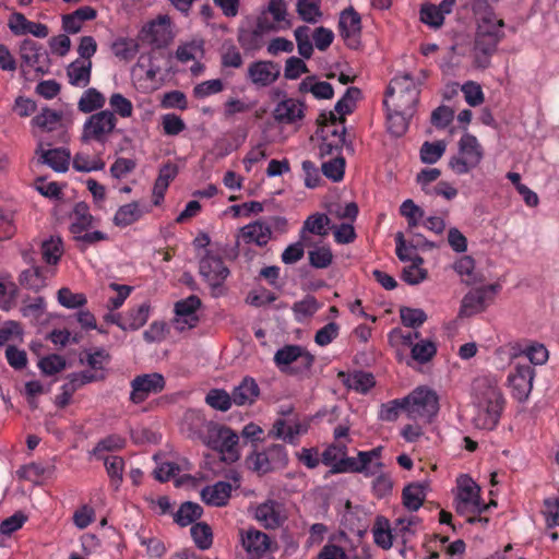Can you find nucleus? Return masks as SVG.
I'll use <instances>...</instances> for the list:
<instances>
[{
    "label": "nucleus",
    "instance_id": "obj_50",
    "mask_svg": "<svg viewBox=\"0 0 559 559\" xmlns=\"http://www.w3.org/2000/svg\"><path fill=\"white\" fill-rule=\"evenodd\" d=\"M202 515V507L195 502H185L175 514V521L180 526H188Z\"/></svg>",
    "mask_w": 559,
    "mask_h": 559
},
{
    "label": "nucleus",
    "instance_id": "obj_6",
    "mask_svg": "<svg viewBox=\"0 0 559 559\" xmlns=\"http://www.w3.org/2000/svg\"><path fill=\"white\" fill-rule=\"evenodd\" d=\"M483 157L484 150L477 138L465 133L457 143V153L449 159V167L455 175L462 176L478 167Z\"/></svg>",
    "mask_w": 559,
    "mask_h": 559
},
{
    "label": "nucleus",
    "instance_id": "obj_19",
    "mask_svg": "<svg viewBox=\"0 0 559 559\" xmlns=\"http://www.w3.org/2000/svg\"><path fill=\"white\" fill-rule=\"evenodd\" d=\"M201 307L199 297L191 295L175 304L174 328L183 332L194 328L199 322L198 310Z\"/></svg>",
    "mask_w": 559,
    "mask_h": 559
},
{
    "label": "nucleus",
    "instance_id": "obj_26",
    "mask_svg": "<svg viewBox=\"0 0 559 559\" xmlns=\"http://www.w3.org/2000/svg\"><path fill=\"white\" fill-rule=\"evenodd\" d=\"M55 274V267L43 269L32 265V267L21 272L19 282L22 287L37 293L47 286L48 281L53 277Z\"/></svg>",
    "mask_w": 559,
    "mask_h": 559
},
{
    "label": "nucleus",
    "instance_id": "obj_7",
    "mask_svg": "<svg viewBox=\"0 0 559 559\" xmlns=\"http://www.w3.org/2000/svg\"><path fill=\"white\" fill-rule=\"evenodd\" d=\"M273 360L281 372L297 376L311 369L314 357L300 345H285L275 352Z\"/></svg>",
    "mask_w": 559,
    "mask_h": 559
},
{
    "label": "nucleus",
    "instance_id": "obj_46",
    "mask_svg": "<svg viewBox=\"0 0 559 559\" xmlns=\"http://www.w3.org/2000/svg\"><path fill=\"white\" fill-rule=\"evenodd\" d=\"M204 53V41L200 38H194L190 41L183 43L178 46L176 50V58L180 62H188L197 60Z\"/></svg>",
    "mask_w": 559,
    "mask_h": 559
},
{
    "label": "nucleus",
    "instance_id": "obj_25",
    "mask_svg": "<svg viewBox=\"0 0 559 559\" xmlns=\"http://www.w3.org/2000/svg\"><path fill=\"white\" fill-rule=\"evenodd\" d=\"M200 274L212 287H217L227 278L229 270L219 257L207 252L200 261Z\"/></svg>",
    "mask_w": 559,
    "mask_h": 559
},
{
    "label": "nucleus",
    "instance_id": "obj_57",
    "mask_svg": "<svg viewBox=\"0 0 559 559\" xmlns=\"http://www.w3.org/2000/svg\"><path fill=\"white\" fill-rule=\"evenodd\" d=\"M309 263L316 269H326L333 262V253L329 246H317L308 252Z\"/></svg>",
    "mask_w": 559,
    "mask_h": 559
},
{
    "label": "nucleus",
    "instance_id": "obj_45",
    "mask_svg": "<svg viewBox=\"0 0 559 559\" xmlns=\"http://www.w3.org/2000/svg\"><path fill=\"white\" fill-rule=\"evenodd\" d=\"M32 126L43 131L51 132L58 129L61 122V114L45 107L32 119Z\"/></svg>",
    "mask_w": 559,
    "mask_h": 559
},
{
    "label": "nucleus",
    "instance_id": "obj_30",
    "mask_svg": "<svg viewBox=\"0 0 559 559\" xmlns=\"http://www.w3.org/2000/svg\"><path fill=\"white\" fill-rule=\"evenodd\" d=\"M212 423L205 419L201 411L189 409L185 413L181 429L189 438L203 441L207 433V426Z\"/></svg>",
    "mask_w": 559,
    "mask_h": 559
},
{
    "label": "nucleus",
    "instance_id": "obj_9",
    "mask_svg": "<svg viewBox=\"0 0 559 559\" xmlns=\"http://www.w3.org/2000/svg\"><path fill=\"white\" fill-rule=\"evenodd\" d=\"M249 469L265 475L283 469L288 464V454L284 445L271 444L262 451H254L246 457Z\"/></svg>",
    "mask_w": 559,
    "mask_h": 559
},
{
    "label": "nucleus",
    "instance_id": "obj_47",
    "mask_svg": "<svg viewBox=\"0 0 559 559\" xmlns=\"http://www.w3.org/2000/svg\"><path fill=\"white\" fill-rule=\"evenodd\" d=\"M62 254L63 245L61 238L50 237L41 243V257L48 265H57Z\"/></svg>",
    "mask_w": 559,
    "mask_h": 559
},
{
    "label": "nucleus",
    "instance_id": "obj_62",
    "mask_svg": "<svg viewBox=\"0 0 559 559\" xmlns=\"http://www.w3.org/2000/svg\"><path fill=\"white\" fill-rule=\"evenodd\" d=\"M412 358L420 364L428 362L437 353L436 344L429 340H421L412 346Z\"/></svg>",
    "mask_w": 559,
    "mask_h": 559
},
{
    "label": "nucleus",
    "instance_id": "obj_38",
    "mask_svg": "<svg viewBox=\"0 0 559 559\" xmlns=\"http://www.w3.org/2000/svg\"><path fill=\"white\" fill-rule=\"evenodd\" d=\"M453 270L466 285H474L483 281L481 275L475 269L474 260L468 255L457 259L453 264Z\"/></svg>",
    "mask_w": 559,
    "mask_h": 559
},
{
    "label": "nucleus",
    "instance_id": "obj_17",
    "mask_svg": "<svg viewBox=\"0 0 559 559\" xmlns=\"http://www.w3.org/2000/svg\"><path fill=\"white\" fill-rule=\"evenodd\" d=\"M499 290L498 284L472 289L462 299L460 316L467 318L483 312L493 301Z\"/></svg>",
    "mask_w": 559,
    "mask_h": 559
},
{
    "label": "nucleus",
    "instance_id": "obj_20",
    "mask_svg": "<svg viewBox=\"0 0 559 559\" xmlns=\"http://www.w3.org/2000/svg\"><path fill=\"white\" fill-rule=\"evenodd\" d=\"M165 386L164 377L159 373H146L131 381L130 400L134 404L144 402L150 395L157 394Z\"/></svg>",
    "mask_w": 559,
    "mask_h": 559
},
{
    "label": "nucleus",
    "instance_id": "obj_21",
    "mask_svg": "<svg viewBox=\"0 0 559 559\" xmlns=\"http://www.w3.org/2000/svg\"><path fill=\"white\" fill-rule=\"evenodd\" d=\"M236 245H255L258 247L265 246L272 238L271 226L263 221H255L247 224L238 230L236 236Z\"/></svg>",
    "mask_w": 559,
    "mask_h": 559
},
{
    "label": "nucleus",
    "instance_id": "obj_24",
    "mask_svg": "<svg viewBox=\"0 0 559 559\" xmlns=\"http://www.w3.org/2000/svg\"><path fill=\"white\" fill-rule=\"evenodd\" d=\"M151 314V305L145 301L130 308L127 312L118 313L114 317L112 322L123 331H135L142 328L148 320Z\"/></svg>",
    "mask_w": 559,
    "mask_h": 559
},
{
    "label": "nucleus",
    "instance_id": "obj_63",
    "mask_svg": "<svg viewBox=\"0 0 559 559\" xmlns=\"http://www.w3.org/2000/svg\"><path fill=\"white\" fill-rule=\"evenodd\" d=\"M400 318L404 326L417 329L427 320V316L421 309L402 307Z\"/></svg>",
    "mask_w": 559,
    "mask_h": 559
},
{
    "label": "nucleus",
    "instance_id": "obj_18",
    "mask_svg": "<svg viewBox=\"0 0 559 559\" xmlns=\"http://www.w3.org/2000/svg\"><path fill=\"white\" fill-rule=\"evenodd\" d=\"M280 75L281 66L271 60L253 61L247 68L248 81L258 88L271 86Z\"/></svg>",
    "mask_w": 559,
    "mask_h": 559
},
{
    "label": "nucleus",
    "instance_id": "obj_37",
    "mask_svg": "<svg viewBox=\"0 0 559 559\" xmlns=\"http://www.w3.org/2000/svg\"><path fill=\"white\" fill-rule=\"evenodd\" d=\"M70 231L75 238L87 229H92L95 224V218L90 213L85 203H78L70 216Z\"/></svg>",
    "mask_w": 559,
    "mask_h": 559
},
{
    "label": "nucleus",
    "instance_id": "obj_40",
    "mask_svg": "<svg viewBox=\"0 0 559 559\" xmlns=\"http://www.w3.org/2000/svg\"><path fill=\"white\" fill-rule=\"evenodd\" d=\"M427 485L424 483H413L403 490V504L409 511H417L426 498Z\"/></svg>",
    "mask_w": 559,
    "mask_h": 559
},
{
    "label": "nucleus",
    "instance_id": "obj_58",
    "mask_svg": "<svg viewBox=\"0 0 559 559\" xmlns=\"http://www.w3.org/2000/svg\"><path fill=\"white\" fill-rule=\"evenodd\" d=\"M322 174L334 182H338L344 177L345 159L341 156H334L323 162L321 165Z\"/></svg>",
    "mask_w": 559,
    "mask_h": 559
},
{
    "label": "nucleus",
    "instance_id": "obj_16",
    "mask_svg": "<svg viewBox=\"0 0 559 559\" xmlns=\"http://www.w3.org/2000/svg\"><path fill=\"white\" fill-rule=\"evenodd\" d=\"M239 537L247 559H273V544L267 534L250 527L240 530Z\"/></svg>",
    "mask_w": 559,
    "mask_h": 559
},
{
    "label": "nucleus",
    "instance_id": "obj_12",
    "mask_svg": "<svg viewBox=\"0 0 559 559\" xmlns=\"http://www.w3.org/2000/svg\"><path fill=\"white\" fill-rule=\"evenodd\" d=\"M21 69L25 75L46 74L50 69L48 51L32 39H24L20 45Z\"/></svg>",
    "mask_w": 559,
    "mask_h": 559
},
{
    "label": "nucleus",
    "instance_id": "obj_61",
    "mask_svg": "<svg viewBox=\"0 0 559 559\" xmlns=\"http://www.w3.org/2000/svg\"><path fill=\"white\" fill-rule=\"evenodd\" d=\"M417 526V519L415 516L397 519L393 526L395 538H401L405 544L412 536L415 535Z\"/></svg>",
    "mask_w": 559,
    "mask_h": 559
},
{
    "label": "nucleus",
    "instance_id": "obj_53",
    "mask_svg": "<svg viewBox=\"0 0 559 559\" xmlns=\"http://www.w3.org/2000/svg\"><path fill=\"white\" fill-rule=\"evenodd\" d=\"M445 141L425 142L420 147V160L424 164H435L444 154L447 150Z\"/></svg>",
    "mask_w": 559,
    "mask_h": 559
},
{
    "label": "nucleus",
    "instance_id": "obj_14",
    "mask_svg": "<svg viewBox=\"0 0 559 559\" xmlns=\"http://www.w3.org/2000/svg\"><path fill=\"white\" fill-rule=\"evenodd\" d=\"M175 36L171 20L166 14H160L148 21L140 32V38L143 43L158 49L167 47L175 39Z\"/></svg>",
    "mask_w": 559,
    "mask_h": 559
},
{
    "label": "nucleus",
    "instance_id": "obj_54",
    "mask_svg": "<svg viewBox=\"0 0 559 559\" xmlns=\"http://www.w3.org/2000/svg\"><path fill=\"white\" fill-rule=\"evenodd\" d=\"M205 402L212 408L226 412L234 404L231 394L223 389H212L205 396Z\"/></svg>",
    "mask_w": 559,
    "mask_h": 559
},
{
    "label": "nucleus",
    "instance_id": "obj_35",
    "mask_svg": "<svg viewBox=\"0 0 559 559\" xmlns=\"http://www.w3.org/2000/svg\"><path fill=\"white\" fill-rule=\"evenodd\" d=\"M451 11V0L442 1L439 5L426 3L420 9V20L430 27L438 28L443 24L444 15Z\"/></svg>",
    "mask_w": 559,
    "mask_h": 559
},
{
    "label": "nucleus",
    "instance_id": "obj_22",
    "mask_svg": "<svg viewBox=\"0 0 559 559\" xmlns=\"http://www.w3.org/2000/svg\"><path fill=\"white\" fill-rule=\"evenodd\" d=\"M309 425L297 419H277L269 431V437L281 439L286 443L297 444L300 436L308 431Z\"/></svg>",
    "mask_w": 559,
    "mask_h": 559
},
{
    "label": "nucleus",
    "instance_id": "obj_13",
    "mask_svg": "<svg viewBox=\"0 0 559 559\" xmlns=\"http://www.w3.org/2000/svg\"><path fill=\"white\" fill-rule=\"evenodd\" d=\"M249 512L266 530L280 528L288 519L285 504L275 499H266L261 503L252 504L249 508Z\"/></svg>",
    "mask_w": 559,
    "mask_h": 559
},
{
    "label": "nucleus",
    "instance_id": "obj_41",
    "mask_svg": "<svg viewBox=\"0 0 559 559\" xmlns=\"http://www.w3.org/2000/svg\"><path fill=\"white\" fill-rule=\"evenodd\" d=\"M72 165L75 170L81 173L102 170L105 167V163L99 155L83 151L74 155Z\"/></svg>",
    "mask_w": 559,
    "mask_h": 559
},
{
    "label": "nucleus",
    "instance_id": "obj_44",
    "mask_svg": "<svg viewBox=\"0 0 559 559\" xmlns=\"http://www.w3.org/2000/svg\"><path fill=\"white\" fill-rule=\"evenodd\" d=\"M105 103V96L98 90L90 87L80 97L78 108L84 114H90L103 108Z\"/></svg>",
    "mask_w": 559,
    "mask_h": 559
},
{
    "label": "nucleus",
    "instance_id": "obj_10",
    "mask_svg": "<svg viewBox=\"0 0 559 559\" xmlns=\"http://www.w3.org/2000/svg\"><path fill=\"white\" fill-rule=\"evenodd\" d=\"M117 126V118L110 110H100L91 115L82 128L81 140L84 143L97 142L105 144Z\"/></svg>",
    "mask_w": 559,
    "mask_h": 559
},
{
    "label": "nucleus",
    "instance_id": "obj_55",
    "mask_svg": "<svg viewBox=\"0 0 559 559\" xmlns=\"http://www.w3.org/2000/svg\"><path fill=\"white\" fill-rule=\"evenodd\" d=\"M301 92H310L318 99H330L333 97V87L330 83L321 81L313 82L308 78L300 84Z\"/></svg>",
    "mask_w": 559,
    "mask_h": 559
},
{
    "label": "nucleus",
    "instance_id": "obj_33",
    "mask_svg": "<svg viewBox=\"0 0 559 559\" xmlns=\"http://www.w3.org/2000/svg\"><path fill=\"white\" fill-rule=\"evenodd\" d=\"M260 394L258 383L253 378L246 377L235 386L231 392L233 402L237 406H247L253 404Z\"/></svg>",
    "mask_w": 559,
    "mask_h": 559
},
{
    "label": "nucleus",
    "instance_id": "obj_2",
    "mask_svg": "<svg viewBox=\"0 0 559 559\" xmlns=\"http://www.w3.org/2000/svg\"><path fill=\"white\" fill-rule=\"evenodd\" d=\"M503 25V21L493 13H487L480 19L474 46L475 62L479 68L488 67L489 57L504 35Z\"/></svg>",
    "mask_w": 559,
    "mask_h": 559
},
{
    "label": "nucleus",
    "instance_id": "obj_42",
    "mask_svg": "<svg viewBox=\"0 0 559 559\" xmlns=\"http://www.w3.org/2000/svg\"><path fill=\"white\" fill-rule=\"evenodd\" d=\"M330 218L323 213H313L306 218L302 228L300 230L301 239L306 238V233L325 236L328 235V228Z\"/></svg>",
    "mask_w": 559,
    "mask_h": 559
},
{
    "label": "nucleus",
    "instance_id": "obj_28",
    "mask_svg": "<svg viewBox=\"0 0 559 559\" xmlns=\"http://www.w3.org/2000/svg\"><path fill=\"white\" fill-rule=\"evenodd\" d=\"M305 107L301 102L295 98H286L277 103L273 117L282 124H293L304 118Z\"/></svg>",
    "mask_w": 559,
    "mask_h": 559
},
{
    "label": "nucleus",
    "instance_id": "obj_39",
    "mask_svg": "<svg viewBox=\"0 0 559 559\" xmlns=\"http://www.w3.org/2000/svg\"><path fill=\"white\" fill-rule=\"evenodd\" d=\"M373 542L382 549H390L393 545L394 532L391 528L390 522L383 518L378 516L372 527Z\"/></svg>",
    "mask_w": 559,
    "mask_h": 559
},
{
    "label": "nucleus",
    "instance_id": "obj_27",
    "mask_svg": "<svg viewBox=\"0 0 559 559\" xmlns=\"http://www.w3.org/2000/svg\"><path fill=\"white\" fill-rule=\"evenodd\" d=\"M340 32L349 47H356L361 31V21L359 14L353 9H345L340 16Z\"/></svg>",
    "mask_w": 559,
    "mask_h": 559
},
{
    "label": "nucleus",
    "instance_id": "obj_1",
    "mask_svg": "<svg viewBox=\"0 0 559 559\" xmlns=\"http://www.w3.org/2000/svg\"><path fill=\"white\" fill-rule=\"evenodd\" d=\"M473 425L478 429L492 430L497 427L504 397L495 376L477 377L472 386Z\"/></svg>",
    "mask_w": 559,
    "mask_h": 559
},
{
    "label": "nucleus",
    "instance_id": "obj_36",
    "mask_svg": "<svg viewBox=\"0 0 559 559\" xmlns=\"http://www.w3.org/2000/svg\"><path fill=\"white\" fill-rule=\"evenodd\" d=\"M348 546V537L341 533L328 542L318 555V559H353Z\"/></svg>",
    "mask_w": 559,
    "mask_h": 559
},
{
    "label": "nucleus",
    "instance_id": "obj_23",
    "mask_svg": "<svg viewBox=\"0 0 559 559\" xmlns=\"http://www.w3.org/2000/svg\"><path fill=\"white\" fill-rule=\"evenodd\" d=\"M8 27L15 36L32 35L36 38H46L49 35V28L46 24L29 21L20 12L10 14Z\"/></svg>",
    "mask_w": 559,
    "mask_h": 559
},
{
    "label": "nucleus",
    "instance_id": "obj_60",
    "mask_svg": "<svg viewBox=\"0 0 559 559\" xmlns=\"http://www.w3.org/2000/svg\"><path fill=\"white\" fill-rule=\"evenodd\" d=\"M396 255L403 262H415L417 259H423L417 254L416 246L407 243L403 233L395 234Z\"/></svg>",
    "mask_w": 559,
    "mask_h": 559
},
{
    "label": "nucleus",
    "instance_id": "obj_3",
    "mask_svg": "<svg viewBox=\"0 0 559 559\" xmlns=\"http://www.w3.org/2000/svg\"><path fill=\"white\" fill-rule=\"evenodd\" d=\"M419 90L409 74L396 75L388 86L383 104L389 110L414 114Z\"/></svg>",
    "mask_w": 559,
    "mask_h": 559
},
{
    "label": "nucleus",
    "instance_id": "obj_56",
    "mask_svg": "<svg viewBox=\"0 0 559 559\" xmlns=\"http://www.w3.org/2000/svg\"><path fill=\"white\" fill-rule=\"evenodd\" d=\"M238 41L246 51L260 50L265 44L264 36L254 28L240 31Z\"/></svg>",
    "mask_w": 559,
    "mask_h": 559
},
{
    "label": "nucleus",
    "instance_id": "obj_48",
    "mask_svg": "<svg viewBox=\"0 0 559 559\" xmlns=\"http://www.w3.org/2000/svg\"><path fill=\"white\" fill-rule=\"evenodd\" d=\"M43 160L58 173L68 170L70 163V153L64 148L48 150L43 154Z\"/></svg>",
    "mask_w": 559,
    "mask_h": 559
},
{
    "label": "nucleus",
    "instance_id": "obj_5",
    "mask_svg": "<svg viewBox=\"0 0 559 559\" xmlns=\"http://www.w3.org/2000/svg\"><path fill=\"white\" fill-rule=\"evenodd\" d=\"M131 80L141 93H153L163 86L160 66L154 53H143L139 57L131 69Z\"/></svg>",
    "mask_w": 559,
    "mask_h": 559
},
{
    "label": "nucleus",
    "instance_id": "obj_31",
    "mask_svg": "<svg viewBox=\"0 0 559 559\" xmlns=\"http://www.w3.org/2000/svg\"><path fill=\"white\" fill-rule=\"evenodd\" d=\"M322 462L332 467L333 473L349 472L353 457L346 456V447L344 444H333L322 454Z\"/></svg>",
    "mask_w": 559,
    "mask_h": 559
},
{
    "label": "nucleus",
    "instance_id": "obj_8",
    "mask_svg": "<svg viewBox=\"0 0 559 559\" xmlns=\"http://www.w3.org/2000/svg\"><path fill=\"white\" fill-rule=\"evenodd\" d=\"M405 413L412 419L430 421L439 412V396L428 386H418L404 397Z\"/></svg>",
    "mask_w": 559,
    "mask_h": 559
},
{
    "label": "nucleus",
    "instance_id": "obj_43",
    "mask_svg": "<svg viewBox=\"0 0 559 559\" xmlns=\"http://www.w3.org/2000/svg\"><path fill=\"white\" fill-rule=\"evenodd\" d=\"M263 13L270 14L272 16V21L276 23V26L282 27L284 31L292 27L285 0H269Z\"/></svg>",
    "mask_w": 559,
    "mask_h": 559
},
{
    "label": "nucleus",
    "instance_id": "obj_64",
    "mask_svg": "<svg viewBox=\"0 0 559 559\" xmlns=\"http://www.w3.org/2000/svg\"><path fill=\"white\" fill-rule=\"evenodd\" d=\"M109 106L114 115H118L121 118H130L133 114V105L130 99L124 97L120 93H114L109 97Z\"/></svg>",
    "mask_w": 559,
    "mask_h": 559
},
{
    "label": "nucleus",
    "instance_id": "obj_59",
    "mask_svg": "<svg viewBox=\"0 0 559 559\" xmlns=\"http://www.w3.org/2000/svg\"><path fill=\"white\" fill-rule=\"evenodd\" d=\"M400 213L407 219L409 231L417 227L424 217V211L411 199L401 204Z\"/></svg>",
    "mask_w": 559,
    "mask_h": 559
},
{
    "label": "nucleus",
    "instance_id": "obj_49",
    "mask_svg": "<svg viewBox=\"0 0 559 559\" xmlns=\"http://www.w3.org/2000/svg\"><path fill=\"white\" fill-rule=\"evenodd\" d=\"M412 115L399 110L386 109L388 131L394 136L403 135L408 128V120Z\"/></svg>",
    "mask_w": 559,
    "mask_h": 559
},
{
    "label": "nucleus",
    "instance_id": "obj_4",
    "mask_svg": "<svg viewBox=\"0 0 559 559\" xmlns=\"http://www.w3.org/2000/svg\"><path fill=\"white\" fill-rule=\"evenodd\" d=\"M239 437L229 427L212 423L207 426V433L202 443L217 451L224 462H236L239 456L238 449Z\"/></svg>",
    "mask_w": 559,
    "mask_h": 559
},
{
    "label": "nucleus",
    "instance_id": "obj_34",
    "mask_svg": "<svg viewBox=\"0 0 559 559\" xmlns=\"http://www.w3.org/2000/svg\"><path fill=\"white\" fill-rule=\"evenodd\" d=\"M233 486L227 481H217L211 486H206L201 491L202 500L213 507H223L227 504Z\"/></svg>",
    "mask_w": 559,
    "mask_h": 559
},
{
    "label": "nucleus",
    "instance_id": "obj_52",
    "mask_svg": "<svg viewBox=\"0 0 559 559\" xmlns=\"http://www.w3.org/2000/svg\"><path fill=\"white\" fill-rule=\"evenodd\" d=\"M345 385L360 393H366L374 385V380L371 373L364 371H356L347 374L344 380Z\"/></svg>",
    "mask_w": 559,
    "mask_h": 559
},
{
    "label": "nucleus",
    "instance_id": "obj_51",
    "mask_svg": "<svg viewBox=\"0 0 559 559\" xmlns=\"http://www.w3.org/2000/svg\"><path fill=\"white\" fill-rule=\"evenodd\" d=\"M296 10L300 19L307 23L314 24L322 16L320 0H298Z\"/></svg>",
    "mask_w": 559,
    "mask_h": 559
},
{
    "label": "nucleus",
    "instance_id": "obj_32",
    "mask_svg": "<svg viewBox=\"0 0 559 559\" xmlns=\"http://www.w3.org/2000/svg\"><path fill=\"white\" fill-rule=\"evenodd\" d=\"M92 67V61L84 59H75L68 64L66 72L69 84L79 88L86 87L91 82Z\"/></svg>",
    "mask_w": 559,
    "mask_h": 559
},
{
    "label": "nucleus",
    "instance_id": "obj_11",
    "mask_svg": "<svg viewBox=\"0 0 559 559\" xmlns=\"http://www.w3.org/2000/svg\"><path fill=\"white\" fill-rule=\"evenodd\" d=\"M479 486L468 476L461 475L456 480L455 509L460 514H480L490 504L481 502Z\"/></svg>",
    "mask_w": 559,
    "mask_h": 559
},
{
    "label": "nucleus",
    "instance_id": "obj_29",
    "mask_svg": "<svg viewBox=\"0 0 559 559\" xmlns=\"http://www.w3.org/2000/svg\"><path fill=\"white\" fill-rule=\"evenodd\" d=\"M148 211L150 209L146 204L133 201L119 206L112 222L117 227L123 228L140 221Z\"/></svg>",
    "mask_w": 559,
    "mask_h": 559
},
{
    "label": "nucleus",
    "instance_id": "obj_15",
    "mask_svg": "<svg viewBox=\"0 0 559 559\" xmlns=\"http://www.w3.org/2000/svg\"><path fill=\"white\" fill-rule=\"evenodd\" d=\"M535 370L527 364H516L507 377V386L511 396L520 403H525L533 390Z\"/></svg>",
    "mask_w": 559,
    "mask_h": 559
}]
</instances>
